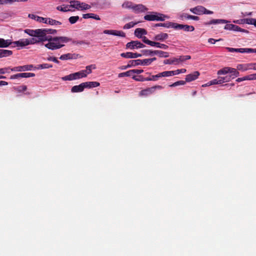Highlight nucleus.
Masks as SVG:
<instances>
[{
	"label": "nucleus",
	"instance_id": "nucleus-49",
	"mask_svg": "<svg viewBox=\"0 0 256 256\" xmlns=\"http://www.w3.org/2000/svg\"><path fill=\"white\" fill-rule=\"evenodd\" d=\"M79 18L78 16H72L68 18V20L71 24H74L77 22Z\"/></svg>",
	"mask_w": 256,
	"mask_h": 256
},
{
	"label": "nucleus",
	"instance_id": "nucleus-35",
	"mask_svg": "<svg viewBox=\"0 0 256 256\" xmlns=\"http://www.w3.org/2000/svg\"><path fill=\"white\" fill-rule=\"evenodd\" d=\"M230 67H225V68L218 70L217 74L218 75L225 74H227L228 73L230 74Z\"/></svg>",
	"mask_w": 256,
	"mask_h": 256
},
{
	"label": "nucleus",
	"instance_id": "nucleus-19",
	"mask_svg": "<svg viewBox=\"0 0 256 256\" xmlns=\"http://www.w3.org/2000/svg\"><path fill=\"white\" fill-rule=\"evenodd\" d=\"M17 46L24 47L28 45V38L20 39L18 41H15L12 42Z\"/></svg>",
	"mask_w": 256,
	"mask_h": 256
},
{
	"label": "nucleus",
	"instance_id": "nucleus-36",
	"mask_svg": "<svg viewBox=\"0 0 256 256\" xmlns=\"http://www.w3.org/2000/svg\"><path fill=\"white\" fill-rule=\"evenodd\" d=\"M72 44L75 45H90V42H88L87 40H72Z\"/></svg>",
	"mask_w": 256,
	"mask_h": 256
},
{
	"label": "nucleus",
	"instance_id": "nucleus-39",
	"mask_svg": "<svg viewBox=\"0 0 256 256\" xmlns=\"http://www.w3.org/2000/svg\"><path fill=\"white\" fill-rule=\"evenodd\" d=\"M62 79L63 80H76L74 73L71 74H70L69 75L66 76L62 78Z\"/></svg>",
	"mask_w": 256,
	"mask_h": 256
},
{
	"label": "nucleus",
	"instance_id": "nucleus-6",
	"mask_svg": "<svg viewBox=\"0 0 256 256\" xmlns=\"http://www.w3.org/2000/svg\"><path fill=\"white\" fill-rule=\"evenodd\" d=\"M226 50L229 52H238L240 53H252L255 52L256 53V49L252 48H226Z\"/></svg>",
	"mask_w": 256,
	"mask_h": 256
},
{
	"label": "nucleus",
	"instance_id": "nucleus-40",
	"mask_svg": "<svg viewBox=\"0 0 256 256\" xmlns=\"http://www.w3.org/2000/svg\"><path fill=\"white\" fill-rule=\"evenodd\" d=\"M132 78L136 81L138 82H144L148 81V78H145L143 76H133Z\"/></svg>",
	"mask_w": 256,
	"mask_h": 256
},
{
	"label": "nucleus",
	"instance_id": "nucleus-7",
	"mask_svg": "<svg viewBox=\"0 0 256 256\" xmlns=\"http://www.w3.org/2000/svg\"><path fill=\"white\" fill-rule=\"evenodd\" d=\"M144 46L145 45L138 40H132L128 42L126 44V48L130 50L138 49Z\"/></svg>",
	"mask_w": 256,
	"mask_h": 256
},
{
	"label": "nucleus",
	"instance_id": "nucleus-43",
	"mask_svg": "<svg viewBox=\"0 0 256 256\" xmlns=\"http://www.w3.org/2000/svg\"><path fill=\"white\" fill-rule=\"evenodd\" d=\"M177 59L176 58H174L172 59H168L164 60V64H177Z\"/></svg>",
	"mask_w": 256,
	"mask_h": 256
},
{
	"label": "nucleus",
	"instance_id": "nucleus-3",
	"mask_svg": "<svg viewBox=\"0 0 256 256\" xmlns=\"http://www.w3.org/2000/svg\"><path fill=\"white\" fill-rule=\"evenodd\" d=\"M143 55L146 56H152L154 54L158 55L160 58H168L169 54L160 50H141Z\"/></svg>",
	"mask_w": 256,
	"mask_h": 256
},
{
	"label": "nucleus",
	"instance_id": "nucleus-27",
	"mask_svg": "<svg viewBox=\"0 0 256 256\" xmlns=\"http://www.w3.org/2000/svg\"><path fill=\"white\" fill-rule=\"evenodd\" d=\"M12 52L10 50L0 49V58L7 57L12 55Z\"/></svg>",
	"mask_w": 256,
	"mask_h": 256
},
{
	"label": "nucleus",
	"instance_id": "nucleus-21",
	"mask_svg": "<svg viewBox=\"0 0 256 256\" xmlns=\"http://www.w3.org/2000/svg\"><path fill=\"white\" fill-rule=\"evenodd\" d=\"M84 89V84L82 82L79 85H76L72 86L71 88V92H83Z\"/></svg>",
	"mask_w": 256,
	"mask_h": 256
},
{
	"label": "nucleus",
	"instance_id": "nucleus-18",
	"mask_svg": "<svg viewBox=\"0 0 256 256\" xmlns=\"http://www.w3.org/2000/svg\"><path fill=\"white\" fill-rule=\"evenodd\" d=\"M204 6H198L194 8L190 9V10L194 14L201 15L202 14Z\"/></svg>",
	"mask_w": 256,
	"mask_h": 256
},
{
	"label": "nucleus",
	"instance_id": "nucleus-62",
	"mask_svg": "<svg viewBox=\"0 0 256 256\" xmlns=\"http://www.w3.org/2000/svg\"><path fill=\"white\" fill-rule=\"evenodd\" d=\"M233 24H226L224 26V29L228 30H232V28H233Z\"/></svg>",
	"mask_w": 256,
	"mask_h": 256
},
{
	"label": "nucleus",
	"instance_id": "nucleus-64",
	"mask_svg": "<svg viewBox=\"0 0 256 256\" xmlns=\"http://www.w3.org/2000/svg\"><path fill=\"white\" fill-rule=\"evenodd\" d=\"M186 70L185 68L178 69L176 70V74H178L180 73H185Z\"/></svg>",
	"mask_w": 256,
	"mask_h": 256
},
{
	"label": "nucleus",
	"instance_id": "nucleus-38",
	"mask_svg": "<svg viewBox=\"0 0 256 256\" xmlns=\"http://www.w3.org/2000/svg\"><path fill=\"white\" fill-rule=\"evenodd\" d=\"M73 55L74 54H70V53L66 54H64L62 55L60 57V59L61 60H62L72 59L74 58Z\"/></svg>",
	"mask_w": 256,
	"mask_h": 256
},
{
	"label": "nucleus",
	"instance_id": "nucleus-52",
	"mask_svg": "<svg viewBox=\"0 0 256 256\" xmlns=\"http://www.w3.org/2000/svg\"><path fill=\"white\" fill-rule=\"evenodd\" d=\"M141 38H142V40L144 42L151 46L152 41L148 40L145 36H142Z\"/></svg>",
	"mask_w": 256,
	"mask_h": 256
},
{
	"label": "nucleus",
	"instance_id": "nucleus-55",
	"mask_svg": "<svg viewBox=\"0 0 256 256\" xmlns=\"http://www.w3.org/2000/svg\"><path fill=\"white\" fill-rule=\"evenodd\" d=\"M190 16H191V15L188 14H186V13H183V14H182L180 16V18L182 20H184V19H186V20H190Z\"/></svg>",
	"mask_w": 256,
	"mask_h": 256
},
{
	"label": "nucleus",
	"instance_id": "nucleus-23",
	"mask_svg": "<svg viewBox=\"0 0 256 256\" xmlns=\"http://www.w3.org/2000/svg\"><path fill=\"white\" fill-rule=\"evenodd\" d=\"M85 88H90L98 86L100 85V82H83Z\"/></svg>",
	"mask_w": 256,
	"mask_h": 256
},
{
	"label": "nucleus",
	"instance_id": "nucleus-58",
	"mask_svg": "<svg viewBox=\"0 0 256 256\" xmlns=\"http://www.w3.org/2000/svg\"><path fill=\"white\" fill-rule=\"evenodd\" d=\"M204 10H203L202 14H211L214 13V12L212 11L207 10L204 6Z\"/></svg>",
	"mask_w": 256,
	"mask_h": 256
},
{
	"label": "nucleus",
	"instance_id": "nucleus-54",
	"mask_svg": "<svg viewBox=\"0 0 256 256\" xmlns=\"http://www.w3.org/2000/svg\"><path fill=\"white\" fill-rule=\"evenodd\" d=\"M12 68L10 67L4 68H0V74H4L6 73H10L8 71L9 70H10Z\"/></svg>",
	"mask_w": 256,
	"mask_h": 256
},
{
	"label": "nucleus",
	"instance_id": "nucleus-16",
	"mask_svg": "<svg viewBox=\"0 0 256 256\" xmlns=\"http://www.w3.org/2000/svg\"><path fill=\"white\" fill-rule=\"evenodd\" d=\"M130 64L132 65V66H135L138 65L148 66L146 59L130 60Z\"/></svg>",
	"mask_w": 256,
	"mask_h": 256
},
{
	"label": "nucleus",
	"instance_id": "nucleus-17",
	"mask_svg": "<svg viewBox=\"0 0 256 256\" xmlns=\"http://www.w3.org/2000/svg\"><path fill=\"white\" fill-rule=\"evenodd\" d=\"M45 42L42 37H34L30 38H28V42L29 44H33Z\"/></svg>",
	"mask_w": 256,
	"mask_h": 256
},
{
	"label": "nucleus",
	"instance_id": "nucleus-53",
	"mask_svg": "<svg viewBox=\"0 0 256 256\" xmlns=\"http://www.w3.org/2000/svg\"><path fill=\"white\" fill-rule=\"evenodd\" d=\"M222 84L220 80V78L218 77L217 79H214L210 81V84Z\"/></svg>",
	"mask_w": 256,
	"mask_h": 256
},
{
	"label": "nucleus",
	"instance_id": "nucleus-57",
	"mask_svg": "<svg viewBox=\"0 0 256 256\" xmlns=\"http://www.w3.org/2000/svg\"><path fill=\"white\" fill-rule=\"evenodd\" d=\"M160 73L161 77L170 76L169 71H164Z\"/></svg>",
	"mask_w": 256,
	"mask_h": 256
},
{
	"label": "nucleus",
	"instance_id": "nucleus-5",
	"mask_svg": "<svg viewBox=\"0 0 256 256\" xmlns=\"http://www.w3.org/2000/svg\"><path fill=\"white\" fill-rule=\"evenodd\" d=\"M163 88L162 86L157 85L151 88H148L144 90H142L139 94L140 96H148L154 92L156 89L161 90Z\"/></svg>",
	"mask_w": 256,
	"mask_h": 256
},
{
	"label": "nucleus",
	"instance_id": "nucleus-30",
	"mask_svg": "<svg viewBox=\"0 0 256 256\" xmlns=\"http://www.w3.org/2000/svg\"><path fill=\"white\" fill-rule=\"evenodd\" d=\"M82 17L84 18H94V19H95L96 20H100V16H98L95 14H92V13L84 14L82 15Z\"/></svg>",
	"mask_w": 256,
	"mask_h": 256
},
{
	"label": "nucleus",
	"instance_id": "nucleus-4",
	"mask_svg": "<svg viewBox=\"0 0 256 256\" xmlns=\"http://www.w3.org/2000/svg\"><path fill=\"white\" fill-rule=\"evenodd\" d=\"M70 4L72 8H75L78 10H84L91 8L89 4L78 0H72L70 2Z\"/></svg>",
	"mask_w": 256,
	"mask_h": 256
},
{
	"label": "nucleus",
	"instance_id": "nucleus-46",
	"mask_svg": "<svg viewBox=\"0 0 256 256\" xmlns=\"http://www.w3.org/2000/svg\"><path fill=\"white\" fill-rule=\"evenodd\" d=\"M138 22H131L128 24H126L123 27L124 29H129L132 27H134L136 24Z\"/></svg>",
	"mask_w": 256,
	"mask_h": 256
},
{
	"label": "nucleus",
	"instance_id": "nucleus-22",
	"mask_svg": "<svg viewBox=\"0 0 256 256\" xmlns=\"http://www.w3.org/2000/svg\"><path fill=\"white\" fill-rule=\"evenodd\" d=\"M174 25H175V22H165V23L156 24L154 25V27L164 26V27H165L166 28H174Z\"/></svg>",
	"mask_w": 256,
	"mask_h": 256
},
{
	"label": "nucleus",
	"instance_id": "nucleus-33",
	"mask_svg": "<svg viewBox=\"0 0 256 256\" xmlns=\"http://www.w3.org/2000/svg\"><path fill=\"white\" fill-rule=\"evenodd\" d=\"M84 72H84L83 70H82L78 72H74L76 80L86 77Z\"/></svg>",
	"mask_w": 256,
	"mask_h": 256
},
{
	"label": "nucleus",
	"instance_id": "nucleus-34",
	"mask_svg": "<svg viewBox=\"0 0 256 256\" xmlns=\"http://www.w3.org/2000/svg\"><path fill=\"white\" fill-rule=\"evenodd\" d=\"M229 76H232V79L239 76V72L235 68H230Z\"/></svg>",
	"mask_w": 256,
	"mask_h": 256
},
{
	"label": "nucleus",
	"instance_id": "nucleus-51",
	"mask_svg": "<svg viewBox=\"0 0 256 256\" xmlns=\"http://www.w3.org/2000/svg\"><path fill=\"white\" fill-rule=\"evenodd\" d=\"M16 90L18 92H25L27 90V86L25 85H22L16 88Z\"/></svg>",
	"mask_w": 256,
	"mask_h": 256
},
{
	"label": "nucleus",
	"instance_id": "nucleus-12",
	"mask_svg": "<svg viewBox=\"0 0 256 256\" xmlns=\"http://www.w3.org/2000/svg\"><path fill=\"white\" fill-rule=\"evenodd\" d=\"M142 54L133 53L132 52H123L120 54V56L126 58H137L142 56Z\"/></svg>",
	"mask_w": 256,
	"mask_h": 256
},
{
	"label": "nucleus",
	"instance_id": "nucleus-26",
	"mask_svg": "<svg viewBox=\"0 0 256 256\" xmlns=\"http://www.w3.org/2000/svg\"><path fill=\"white\" fill-rule=\"evenodd\" d=\"M250 63L246 64H239L237 66V69L239 70L244 72L247 70H250Z\"/></svg>",
	"mask_w": 256,
	"mask_h": 256
},
{
	"label": "nucleus",
	"instance_id": "nucleus-20",
	"mask_svg": "<svg viewBox=\"0 0 256 256\" xmlns=\"http://www.w3.org/2000/svg\"><path fill=\"white\" fill-rule=\"evenodd\" d=\"M147 34L146 30L142 28H137L134 30V35L137 38H140L143 35Z\"/></svg>",
	"mask_w": 256,
	"mask_h": 256
},
{
	"label": "nucleus",
	"instance_id": "nucleus-41",
	"mask_svg": "<svg viewBox=\"0 0 256 256\" xmlns=\"http://www.w3.org/2000/svg\"><path fill=\"white\" fill-rule=\"evenodd\" d=\"M134 4L131 2H125L122 4V7L125 8H130L132 10Z\"/></svg>",
	"mask_w": 256,
	"mask_h": 256
},
{
	"label": "nucleus",
	"instance_id": "nucleus-29",
	"mask_svg": "<svg viewBox=\"0 0 256 256\" xmlns=\"http://www.w3.org/2000/svg\"><path fill=\"white\" fill-rule=\"evenodd\" d=\"M151 46H156V48L164 49V50H166L168 48V46H167L165 44H161V43H160L158 42H153V41H152Z\"/></svg>",
	"mask_w": 256,
	"mask_h": 256
},
{
	"label": "nucleus",
	"instance_id": "nucleus-32",
	"mask_svg": "<svg viewBox=\"0 0 256 256\" xmlns=\"http://www.w3.org/2000/svg\"><path fill=\"white\" fill-rule=\"evenodd\" d=\"M96 66L95 64H90L89 66H88L86 67V70H83L84 72H85L84 73L86 74V76H87L88 74H90L92 72V69H96Z\"/></svg>",
	"mask_w": 256,
	"mask_h": 256
},
{
	"label": "nucleus",
	"instance_id": "nucleus-42",
	"mask_svg": "<svg viewBox=\"0 0 256 256\" xmlns=\"http://www.w3.org/2000/svg\"><path fill=\"white\" fill-rule=\"evenodd\" d=\"M52 64H38L37 66V67L36 68V69H45V68H52Z\"/></svg>",
	"mask_w": 256,
	"mask_h": 256
},
{
	"label": "nucleus",
	"instance_id": "nucleus-15",
	"mask_svg": "<svg viewBox=\"0 0 256 256\" xmlns=\"http://www.w3.org/2000/svg\"><path fill=\"white\" fill-rule=\"evenodd\" d=\"M168 37V35L166 33L160 32L158 34H156L154 38V40L156 41H164L166 40Z\"/></svg>",
	"mask_w": 256,
	"mask_h": 256
},
{
	"label": "nucleus",
	"instance_id": "nucleus-10",
	"mask_svg": "<svg viewBox=\"0 0 256 256\" xmlns=\"http://www.w3.org/2000/svg\"><path fill=\"white\" fill-rule=\"evenodd\" d=\"M34 68L32 64H27L22 66H15L10 69L12 72H22L30 70Z\"/></svg>",
	"mask_w": 256,
	"mask_h": 256
},
{
	"label": "nucleus",
	"instance_id": "nucleus-31",
	"mask_svg": "<svg viewBox=\"0 0 256 256\" xmlns=\"http://www.w3.org/2000/svg\"><path fill=\"white\" fill-rule=\"evenodd\" d=\"M72 8L70 4V5H62L56 7V10L64 12H66L70 10V8Z\"/></svg>",
	"mask_w": 256,
	"mask_h": 256
},
{
	"label": "nucleus",
	"instance_id": "nucleus-59",
	"mask_svg": "<svg viewBox=\"0 0 256 256\" xmlns=\"http://www.w3.org/2000/svg\"><path fill=\"white\" fill-rule=\"evenodd\" d=\"M48 60H50V61H52V62H54L56 63H59V61L57 60V58L55 57H53V56H49L48 58Z\"/></svg>",
	"mask_w": 256,
	"mask_h": 256
},
{
	"label": "nucleus",
	"instance_id": "nucleus-48",
	"mask_svg": "<svg viewBox=\"0 0 256 256\" xmlns=\"http://www.w3.org/2000/svg\"><path fill=\"white\" fill-rule=\"evenodd\" d=\"M20 76L21 78H30V77H34L35 76V74L34 73H31V72H24V73H20Z\"/></svg>",
	"mask_w": 256,
	"mask_h": 256
},
{
	"label": "nucleus",
	"instance_id": "nucleus-50",
	"mask_svg": "<svg viewBox=\"0 0 256 256\" xmlns=\"http://www.w3.org/2000/svg\"><path fill=\"white\" fill-rule=\"evenodd\" d=\"M232 30L236 31V32H248V31L247 30L242 29L240 27H239L238 26L234 25V24L233 25V28H232Z\"/></svg>",
	"mask_w": 256,
	"mask_h": 256
},
{
	"label": "nucleus",
	"instance_id": "nucleus-37",
	"mask_svg": "<svg viewBox=\"0 0 256 256\" xmlns=\"http://www.w3.org/2000/svg\"><path fill=\"white\" fill-rule=\"evenodd\" d=\"M46 24H49L50 25H60L62 23L61 22L55 20H53L50 18H48Z\"/></svg>",
	"mask_w": 256,
	"mask_h": 256
},
{
	"label": "nucleus",
	"instance_id": "nucleus-8",
	"mask_svg": "<svg viewBox=\"0 0 256 256\" xmlns=\"http://www.w3.org/2000/svg\"><path fill=\"white\" fill-rule=\"evenodd\" d=\"M44 30H42V29L36 30H30L26 29L24 30V32L30 36L34 37H42V34H44Z\"/></svg>",
	"mask_w": 256,
	"mask_h": 256
},
{
	"label": "nucleus",
	"instance_id": "nucleus-25",
	"mask_svg": "<svg viewBox=\"0 0 256 256\" xmlns=\"http://www.w3.org/2000/svg\"><path fill=\"white\" fill-rule=\"evenodd\" d=\"M12 44L10 40H4L0 38V48H7Z\"/></svg>",
	"mask_w": 256,
	"mask_h": 256
},
{
	"label": "nucleus",
	"instance_id": "nucleus-13",
	"mask_svg": "<svg viewBox=\"0 0 256 256\" xmlns=\"http://www.w3.org/2000/svg\"><path fill=\"white\" fill-rule=\"evenodd\" d=\"M132 10L136 13H140L146 11L148 8L142 4H134Z\"/></svg>",
	"mask_w": 256,
	"mask_h": 256
},
{
	"label": "nucleus",
	"instance_id": "nucleus-1",
	"mask_svg": "<svg viewBox=\"0 0 256 256\" xmlns=\"http://www.w3.org/2000/svg\"><path fill=\"white\" fill-rule=\"evenodd\" d=\"M44 34L42 37L44 41H48V42L45 44V46L51 50H54L63 47L64 43H67L72 40V39L66 36H54L52 37L47 34H55L57 31L54 29L42 28Z\"/></svg>",
	"mask_w": 256,
	"mask_h": 256
},
{
	"label": "nucleus",
	"instance_id": "nucleus-14",
	"mask_svg": "<svg viewBox=\"0 0 256 256\" xmlns=\"http://www.w3.org/2000/svg\"><path fill=\"white\" fill-rule=\"evenodd\" d=\"M200 76V72L198 71H195L194 72L186 76V81L190 82L197 79Z\"/></svg>",
	"mask_w": 256,
	"mask_h": 256
},
{
	"label": "nucleus",
	"instance_id": "nucleus-11",
	"mask_svg": "<svg viewBox=\"0 0 256 256\" xmlns=\"http://www.w3.org/2000/svg\"><path fill=\"white\" fill-rule=\"evenodd\" d=\"M103 32L104 34H112L122 38L126 37V34L124 32L120 30H104Z\"/></svg>",
	"mask_w": 256,
	"mask_h": 256
},
{
	"label": "nucleus",
	"instance_id": "nucleus-56",
	"mask_svg": "<svg viewBox=\"0 0 256 256\" xmlns=\"http://www.w3.org/2000/svg\"><path fill=\"white\" fill-rule=\"evenodd\" d=\"M20 73H18V74H14V75H12L10 78V80H14V79H18V78H21V76H20Z\"/></svg>",
	"mask_w": 256,
	"mask_h": 256
},
{
	"label": "nucleus",
	"instance_id": "nucleus-47",
	"mask_svg": "<svg viewBox=\"0 0 256 256\" xmlns=\"http://www.w3.org/2000/svg\"><path fill=\"white\" fill-rule=\"evenodd\" d=\"M186 80L185 81L179 80V81H178V82H176L173 83L172 84H170L169 86L170 87H175V86H180V85H184L186 84Z\"/></svg>",
	"mask_w": 256,
	"mask_h": 256
},
{
	"label": "nucleus",
	"instance_id": "nucleus-60",
	"mask_svg": "<svg viewBox=\"0 0 256 256\" xmlns=\"http://www.w3.org/2000/svg\"><path fill=\"white\" fill-rule=\"evenodd\" d=\"M156 60V58L146 59L148 66L150 65L152 62Z\"/></svg>",
	"mask_w": 256,
	"mask_h": 256
},
{
	"label": "nucleus",
	"instance_id": "nucleus-2",
	"mask_svg": "<svg viewBox=\"0 0 256 256\" xmlns=\"http://www.w3.org/2000/svg\"><path fill=\"white\" fill-rule=\"evenodd\" d=\"M168 18L169 16L166 15L154 12H150L144 16V19L148 21H164Z\"/></svg>",
	"mask_w": 256,
	"mask_h": 256
},
{
	"label": "nucleus",
	"instance_id": "nucleus-24",
	"mask_svg": "<svg viewBox=\"0 0 256 256\" xmlns=\"http://www.w3.org/2000/svg\"><path fill=\"white\" fill-rule=\"evenodd\" d=\"M28 16L30 18L32 19H34L37 22H43L44 24H46L48 18H44L42 17H40L39 16H36L34 14H29Z\"/></svg>",
	"mask_w": 256,
	"mask_h": 256
},
{
	"label": "nucleus",
	"instance_id": "nucleus-61",
	"mask_svg": "<svg viewBox=\"0 0 256 256\" xmlns=\"http://www.w3.org/2000/svg\"><path fill=\"white\" fill-rule=\"evenodd\" d=\"M255 19L254 18H247L246 19V23L248 24H254Z\"/></svg>",
	"mask_w": 256,
	"mask_h": 256
},
{
	"label": "nucleus",
	"instance_id": "nucleus-45",
	"mask_svg": "<svg viewBox=\"0 0 256 256\" xmlns=\"http://www.w3.org/2000/svg\"><path fill=\"white\" fill-rule=\"evenodd\" d=\"M161 77L160 73H158V74L154 76H150V78H148V81H156L158 79Z\"/></svg>",
	"mask_w": 256,
	"mask_h": 256
},
{
	"label": "nucleus",
	"instance_id": "nucleus-63",
	"mask_svg": "<svg viewBox=\"0 0 256 256\" xmlns=\"http://www.w3.org/2000/svg\"><path fill=\"white\" fill-rule=\"evenodd\" d=\"M221 40H222V39H220V38L219 39V40H214V38H209L208 40V42L210 43V44H214L216 43V42L220 41Z\"/></svg>",
	"mask_w": 256,
	"mask_h": 256
},
{
	"label": "nucleus",
	"instance_id": "nucleus-9",
	"mask_svg": "<svg viewBox=\"0 0 256 256\" xmlns=\"http://www.w3.org/2000/svg\"><path fill=\"white\" fill-rule=\"evenodd\" d=\"M175 30H184L186 32H192L194 30V28L192 26L186 24H179L175 22L174 26Z\"/></svg>",
	"mask_w": 256,
	"mask_h": 256
},
{
	"label": "nucleus",
	"instance_id": "nucleus-44",
	"mask_svg": "<svg viewBox=\"0 0 256 256\" xmlns=\"http://www.w3.org/2000/svg\"><path fill=\"white\" fill-rule=\"evenodd\" d=\"M219 78H220L221 84L229 82L232 80V76H229L228 74L225 76H220Z\"/></svg>",
	"mask_w": 256,
	"mask_h": 256
},
{
	"label": "nucleus",
	"instance_id": "nucleus-28",
	"mask_svg": "<svg viewBox=\"0 0 256 256\" xmlns=\"http://www.w3.org/2000/svg\"><path fill=\"white\" fill-rule=\"evenodd\" d=\"M227 20H225L222 19H218V20H212L208 22H206L204 24L206 25H210L212 24H226L227 23Z\"/></svg>",
	"mask_w": 256,
	"mask_h": 256
}]
</instances>
